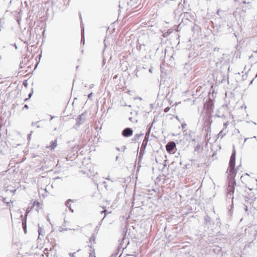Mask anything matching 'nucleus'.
Here are the masks:
<instances>
[{"instance_id":"nucleus-1","label":"nucleus","mask_w":257,"mask_h":257,"mask_svg":"<svg viewBox=\"0 0 257 257\" xmlns=\"http://www.w3.org/2000/svg\"><path fill=\"white\" fill-rule=\"evenodd\" d=\"M235 158H236V152L235 149L233 148L232 150V152L230 158V160L229 162V166L228 169L229 170V174L228 175V178L230 179H233V181L232 184L233 186H231L230 185H228L227 188V192L233 193L234 191V185L236 184L235 180H234V178L235 177L236 174L237 169H235Z\"/></svg>"},{"instance_id":"nucleus-2","label":"nucleus","mask_w":257,"mask_h":257,"mask_svg":"<svg viewBox=\"0 0 257 257\" xmlns=\"http://www.w3.org/2000/svg\"><path fill=\"white\" fill-rule=\"evenodd\" d=\"M84 116V113H82L80 115H79L76 119V122L75 125H74L73 128H75L76 130H77L78 128L80 126V125L82 124L85 120V118L83 116Z\"/></svg>"},{"instance_id":"nucleus-3","label":"nucleus","mask_w":257,"mask_h":257,"mask_svg":"<svg viewBox=\"0 0 257 257\" xmlns=\"http://www.w3.org/2000/svg\"><path fill=\"white\" fill-rule=\"evenodd\" d=\"M176 147V143L173 141H171L168 143L166 145V149L168 153L172 154L173 153Z\"/></svg>"},{"instance_id":"nucleus-4","label":"nucleus","mask_w":257,"mask_h":257,"mask_svg":"<svg viewBox=\"0 0 257 257\" xmlns=\"http://www.w3.org/2000/svg\"><path fill=\"white\" fill-rule=\"evenodd\" d=\"M133 134V130L131 127H126L124 128L122 132L121 135L124 138H128L132 136Z\"/></svg>"},{"instance_id":"nucleus-5","label":"nucleus","mask_w":257,"mask_h":257,"mask_svg":"<svg viewBox=\"0 0 257 257\" xmlns=\"http://www.w3.org/2000/svg\"><path fill=\"white\" fill-rule=\"evenodd\" d=\"M204 223L208 227H209L212 223L211 218L208 214L204 217Z\"/></svg>"},{"instance_id":"nucleus-6","label":"nucleus","mask_w":257,"mask_h":257,"mask_svg":"<svg viewBox=\"0 0 257 257\" xmlns=\"http://www.w3.org/2000/svg\"><path fill=\"white\" fill-rule=\"evenodd\" d=\"M22 227L25 233H27V218H23V214H21Z\"/></svg>"},{"instance_id":"nucleus-7","label":"nucleus","mask_w":257,"mask_h":257,"mask_svg":"<svg viewBox=\"0 0 257 257\" xmlns=\"http://www.w3.org/2000/svg\"><path fill=\"white\" fill-rule=\"evenodd\" d=\"M148 142V137H147V135H146L145 139L142 143V144L141 145V148L142 150H145Z\"/></svg>"},{"instance_id":"nucleus-8","label":"nucleus","mask_w":257,"mask_h":257,"mask_svg":"<svg viewBox=\"0 0 257 257\" xmlns=\"http://www.w3.org/2000/svg\"><path fill=\"white\" fill-rule=\"evenodd\" d=\"M204 107L207 111H211L213 107V104L211 102L206 103L204 104Z\"/></svg>"},{"instance_id":"nucleus-9","label":"nucleus","mask_w":257,"mask_h":257,"mask_svg":"<svg viewBox=\"0 0 257 257\" xmlns=\"http://www.w3.org/2000/svg\"><path fill=\"white\" fill-rule=\"evenodd\" d=\"M203 149V146L201 144H197L195 147V152H197L198 153H200L202 152Z\"/></svg>"},{"instance_id":"nucleus-10","label":"nucleus","mask_w":257,"mask_h":257,"mask_svg":"<svg viewBox=\"0 0 257 257\" xmlns=\"http://www.w3.org/2000/svg\"><path fill=\"white\" fill-rule=\"evenodd\" d=\"M143 134H136L134 138L132 139V141L133 143H136L137 141L139 139L141 136H143Z\"/></svg>"},{"instance_id":"nucleus-11","label":"nucleus","mask_w":257,"mask_h":257,"mask_svg":"<svg viewBox=\"0 0 257 257\" xmlns=\"http://www.w3.org/2000/svg\"><path fill=\"white\" fill-rule=\"evenodd\" d=\"M81 43L83 45L84 44L85 40H84V27L81 26Z\"/></svg>"},{"instance_id":"nucleus-12","label":"nucleus","mask_w":257,"mask_h":257,"mask_svg":"<svg viewBox=\"0 0 257 257\" xmlns=\"http://www.w3.org/2000/svg\"><path fill=\"white\" fill-rule=\"evenodd\" d=\"M122 248V247H121L118 246L116 250H115V252L111 254L110 257H116L119 251H121Z\"/></svg>"},{"instance_id":"nucleus-13","label":"nucleus","mask_w":257,"mask_h":257,"mask_svg":"<svg viewBox=\"0 0 257 257\" xmlns=\"http://www.w3.org/2000/svg\"><path fill=\"white\" fill-rule=\"evenodd\" d=\"M51 145L49 148L51 150H54L57 146V141L55 140L54 141H51L50 142Z\"/></svg>"},{"instance_id":"nucleus-14","label":"nucleus","mask_w":257,"mask_h":257,"mask_svg":"<svg viewBox=\"0 0 257 257\" xmlns=\"http://www.w3.org/2000/svg\"><path fill=\"white\" fill-rule=\"evenodd\" d=\"M90 248V253H89V257H95L94 254V251H95V249L93 247H92V246L91 245H90L89 246Z\"/></svg>"},{"instance_id":"nucleus-15","label":"nucleus","mask_w":257,"mask_h":257,"mask_svg":"<svg viewBox=\"0 0 257 257\" xmlns=\"http://www.w3.org/2000/svg\"><path fill=\"white\" fill-rule=\"evenodd\" d=\"M71 201V200H68L66 201V203H65V205L66 206L69 208L70 210L72 212H73V210L71 208V204L70 203V202Z\"/></svg>"},{"instance_id":"nucleus-16","label":"nucleus","mask_w":257,"mask_h":257,"mask_svg":"<svg viewBox=\"0 0 257 257\" xmlns=\"http://www.w3.org/2000/svg\"><path fill=\"white\" fill-rule=\"evenodd\" d=\"M95 240H96V235L94 234H92L91 235V237H90L89 241L90 243H92V242L96 243Z\"/></svg>"},{"instance_id":"nucleus-17","label":"nucleus","mask_w":257,"mask_h":257,"mask_svg":"<svg viewBox=\"0 0 257 257\" xmlns=\"http://www.w3.org/2000/svg\"><path fill=\"white\" fill-rule=\"evenodd\" d=\"M212 123V120L210 118L208 117L205 121V123H204V125L205 126H208L209 125V126H210L211 124Z\"/></svg>"},{"instance_id":"nucleus-18","label":"nucleus","mask_w":257,"mask_h":257,"mask_svg":"<svg viewBox=\"0 0 257 257\" xmlns=\"http://www.w3.org/2000/svg\"><path fill=\"white\" fill-rule=\"evenodd\" d=\"M26 61V58H24L23 59H22V61L21 62L20 64V69H22L23 67H24V63L25 62V61Z\"/></svg>"},{"instance_id":"nucleus-19","label":"nucleus","mask_w":257,"mask_h":257,"mask_svg":"<svg viewBox=\"0 0 257 257\" xmlns=\"http://www.w3.org/2000/svg\"><path fill=\"white\" fill-rule=\"evenodd\" d=\"M145 153V150H142V149L141 148V151H140V154H139V159H141L143 157V156L144 155Z\"/></svg>"},{"instance_id":"nucleus-20","label":"nucleus","mask_w":257,"mask_h":257,"mask_svg":"<svg viewBox=\"0 0 257 257\" xmlns=\"http://www.w3.org/2000/svg\"><path fill=\"white\" fill-rule=\"evenodd\" d=\"M199 29V26L196 25H194L193 27L191 28V30L194 33L195 32L196 30H197V29Z\"/></svg>"},{"instance_id":"nucleus-21","label":"nucleus","mask_w":257,"mask_h":257,"mask_svg":"<svg viewBox=\"0 0 257 257\" xmlns=\"http://www.w3.org/2000/svg\"><path fill=\"white\" fill-rule=\"evenodd\" d=\"M233 193L227 192V197L228 198L233 199Z\"/></svg>"},{"instance_id":"nucleus-22","label":"nucleus","mask_w":257,"mask_h":257,"mask_svg":"<svg viewBox=\"0 0 257 257\" xmlns=\"http://www.w3.org/2000/svg\"><path fill=\"white\" fill-rule=\"evenodd\" d=\"M26 33H27V34H28L29 35V37H28V40H30L31 39V31H29V30H27Z\"/></svg>"},{"instance_id":"nucleus-23","label":"nucleus","mask_w":257,"mask_h":257,"mask_svg":"<svg viewBox=\"0 0 257 257\" xmlns=\"http://www.w3.org/2000/svg\"><path fill=\"white\" fill-rule=\"evenodd\" d=\"M36 205L38 207L40 206V203L37 201V200H35L34 202V203H33V206H35Z\"/></svg>"},{"instance_id":"nucleus-24","label":"nucleus","mask_w":257,"mask_h":257,"mask_svg":"<svg viewBox=\"0 0 257 257\" xmlns=\"http://www.w3.org/2000/svg\"><path fill=\"white\" fill-rule=\"evenodd\" d=\"M48 250H49L47 248H45L44 250V252L47 256H48Z\"/></svg>"},{"instance_id":"nucleus-25","label":"nucleus","mask_w":257,"mask_h":257,"mask_svg":"<svg viewBox=\"0 0 257 257\" xmlns=\"http://www.w3.org/2000/svg\"><path fill=\"white\" fill-rule=\"evenodd\" d=\"M222 133H223V131H221L218 134L219 137H220L221 138H222L225 135V134H222Z\"/></svg>"},{"instance_id":"nucleus-26","label":"nucleus","mask_w":257,"mask_h":257,"mask_svg":"<svg viewBox=\"0 0 257 257\" xmlns=\"http://www.w3.org/2000/svg\"><path fill=\"white\" fill-rule=\"evenodd\" d=\"M135 72H136V75L137 77H139V70L138 69V68H137L136 70H135Z\"/></svg>"},{"instance_id":"nucleus-27","label":"nucleus","mask_w":257,"mask_h":257,"mask_svg":"<svg viewBox=\"0 0 257 257\" xmlns=\"http://www.w3.org/2000/svg\"><path fill=\"white\" fill-rule=\"evenodd\" d=\"M32 95H33V92H31V93H29V98H26V99H25V101H26L28 100L29 99V98H31V96H32Z\"/></svg>"},{"instance_id":"nucleus-28","label":"nucleus","mask_w":257,"mask_h":257,"mask_svg":"<svg viewBox=\"0 0 257 257\" xmlns=\"http://www.w3.org/2000/svg\"><path fill=\"white\" fill-rule=\"evenodd\" d=\"M42 229L41 228V227H39V229H38V232L39 233V235H41V232H42Z\"/></svg>"},{"instance_id":"nucleus-29","label":"nucleus","mask_w":257,"mask_h":257,"mask_svg":"<svg viewBox=\"0 0 257 257\" xmlns=\"http://www.w3.org/2000/svg\"><path fill=\"white\" fill-rule=\"evenodd\" d=\"M105 178L106 180H108L111 181V182H114V181H113V180H111V179L109 178V176H108V177H105V178Z\"/></svg>"},{"instance_id":"nucleus-30","label":"nucleus","mask_w":257,"mask_h":257,"mask_svg":"<svg viewBox=\"0 0 257 257\" xmlns=\"http://www.w3.org/2000/svg\"><path fill=\"white\" fill-rule=\"evenodd\" d=\"M169 109H170V107H166V108H165V109H164V111H165V112H167L169 110Z\"/></svg>"},{"instance_id":"nucleus-31","label":"nucleus","mask_w":257,"mask_h":257,"mask_svg":"<svg viewBox=\"0 0 257 257\" xmlns=\"http://www.w3.org/2000/svg\"><path fill=\"white\" fill-rule=\"evenodd\" d=\"M92 95H93V93L92 92H91L90 94H89L88 95V99H90L91 97H92Z\"/></svg>"},{"instance_id":"nucleus-32","label":"nucleus","mask_w":257,"mask_h":257,"mask_svg":"<svg viewBox=\"0 0 257 257\" xmlns=\"http://www.w3.org/2000/svg\"><path fill=\"white\" fill-rule=\"evenodd\" d=\"M102 184L104 186L105 188L107 189L106 182L105 181L102 182Z\"/></svg>"},{"instance_id":"nucleus-33","label":"nucleus","mask_w":257,"mask_h":257,"mask_svg":"<svg viewBox=\"0 0 257 257\" xmlns=\"http://www.w3.org/2000/svg\"><path fill=\"white\" fill-rule=\"evenodd\" d=\"M75 252L70 253V256H71V257H76L75 256Z\"/></svg>"},{"instance_id":"nucleus-34","label":"nucleus","mask_w":257,"mask_h":257,"mask_svg":"<svg viewBox=\"0 0 257 257\" xmlns=\"http://www.w3.org/2000/svg\"><path fill=\"white\" fill-rule=\"evenodd\" d=\"M187 124L185 123H182L181 126L182 128H184L186 126Z\"/></svg>"},{"instance_id":"nucleus-35","label":"nucleus","mask_w":257,"mask_h":257,"mask_svg":"<svg viewBox=\"0 0 257 257\" xmlns=\"http://www.w3.org/2000/svg\"><path fill=\"white\" fill-rule=\"evenodd\" d=\"M29 108V106L27 104H25L23 108V109H28Z\"/></svg>"},{"instance_id":"nucleus-36","label":"nucleus","mask_w":257,"mask_h":257,"mask_svg":"<svg viewBox=\"0 0 257 257\" xmlns=\"http://www.w3.org/2000/svg\"><path fill=\"white\" fill-rule=\"evenodd\" d=\"M190 165L189 164H186L184 166V168L185 169H188Z\"/></svg>"},{"instance_id":"nucleus-37","label":"nucleus","mask_w":257,"mask_h":257,"mask_svg":"<svg viewBox=\"0 0 257 257\" xmlns=\"http://www.w3.org/2000/svg\"><path fill=\"white\" fill-rule=\"evenodd\" d=\"M68 230H71V229L69 228V229H68V228H65V229H62V230H60V231H67Z\"/></svg>"},{"instance_id":"nucleus-38","label":"nucleus","mask_w":257,"mask_h":257,"mask_svg":"<svg viewBox=\"0 0 257 257\" xmlns=\"http://www.w3.org/2000/svg\"><path fill=\"white\" fill-rule=\"evenodd\" d=\"M126 149V147L125 146H123L122 148V151L124 152Z\"/></svg>"},{"instance_id":"nucleus-39","label":"nucleus","mask_w":257,"mask_h":257,"mask_svg":"<svg viewBox=\"0 0 257 257\" xmlns=\"http://www.w3.org/2000/svg\"><path fill=\"white\" fill-rule=\"evenodd\" d=\"M227 28H228V29H230V28H231V27H232V24H227Z\"/></svg>"},{"instance_id":"nucleus-40","label":"nucleus","mask_w":257,"mask_h":257,"mask_svg":"<svg viewBox=\"0 0 257 257\" xmlns=\"http://www.w3.org/2000/svg\"><path fill=\"white\" fill-rule=\"evenodd\" d=\"M252 138H256V137H255V136H253V137H252ZM252 139V138H245V139H244V142L246 141L248 139Z\"/></svg>"},{"instance_id":"nucleus-41","label":"nucleus","mask_w":257,"mask_h":257,"mask_svg":"<svg viewBox=\"0 0 257 257\" xmlns=\"http://www.w3.org/2000/svg\"><path fill=\"white\" fill-rule=\"evenodd\" d=\"M190 161H191V165H193V163L195 161V160L192 159L190 160Z\"/></svg>"},{"instance_id":"nucleus-42","label":"nucleus","mask_w":257,"mask_h":257,"mask_svg":"<svg viewBox=\"0 0 257 257\" xmlns=\"http://www.w3.org/2000/svg\"><path fill=\"white\" fill-rule=\"evenodd\" d=\"M219 50V48H215L214 50L215 51H218Z\"/></svg>"},{"instance_id":"nucleus-43","label":"nucleus","mask_w":257,"mask_h":257,"mask_svg":"<svg viewBox=\"0 0 257 257\" xmlns=\"http://www.w3.org/2000/svg\"><path fill=\"white\" fill-rule=\"evenodd\" d=\"M29 211H30V210H29L28 208L27 210V211H26V217L27 216L29 212Z\"/></svg>"},{"instance_id":"nucleus-44","label":"nucleus","mask_w":257,"mask_h":257,"mask_svg":"<svg viewBox=\"0 0 257 257\" xmlns=\"http://www.w3.org/2000/svg\"><path fill=\"white\" fill-rule=\"evenodd\" d=\"M106 210L104 209L103 210H102V211H101V214H103V213H105L106 212Z\"/></svg>"},{"instance_id":"nucleus-45","label":"nucleus","mask_w":257,"mask_h":257,"mask_svg":"<svg viewBox=\"0 0 257 257\" xmlns=\"http://www.w3.org/2000/svg\"><path fill=\"white\" fill-rule=\"evenodd\" d=\"M24 43H25V44H28V40H27L26 39H25L24 41Z\"/></svg>"},{"instance_id":"nucleus-46","label":"nucleus","mask_w":257,"mask_h":257,"mask_svg":"<svg viewBox=\"0 0 257 257\" xmlns=\"http://www.w3.org/2000/svg\"><path fill=\"white\" fill-rule=\"evenodd\" d=\"M149 72L152 73V68H151L149 70Z\"/></svg>"},{"instance_id":"nucleus-47","label":"nucleus","mask_w":257,"mask_h":257,"mask_svg":"<svg viewBox=\"0 0 257 257\" xmlns=\"http://www.w3.org/2000/svg\"><path fill=\"white\" fill-rule=\"evenodd\" d=\"M192 142H194V144H195L196 143V140L195 139H193L192 140Z\"/></svg>"},{"instance_id":"nucleus-48","label":"nucleus","mask_w":257,"mask_h":257,"mask_svg":"<svg viewBox=\"0 0 257 257\" xmlns=\"http://www.w3.org/2000/svg\"><path fill=\"white\" fill-rule=\"evenodd\" d=\"M38 121H37V122H33L32 123V125H35V124H36V123H38Z\"/></svg>"},{"instance_id":"nucleus-49","label":"nucleus","mask_w":257,"mask_h":257,"mask_svg":"<svg viewBox=\"0 0 257 257\" xmlns=\"http://www.w3.org/2000/svg\"><path fill=\"white\" fill-rule=\"evenodd\" d=\"M166 166V164L165 163L164 164H163V169H165V167Z\"/></svg>"},{"instance_id":"nucleus-50","label":"nucleus","mask_w":257,"mask_h":257,"mask_svg":"<svg viewBox=\"0 0 257 257\" xmlns=\"http://www.w3.org/2000/svg\"><path fill=\"white\" fill-rule=\"evenodd\" d=\"M105 216H106V215H105L104 216L103 218L102 219V220H101V221L100 222V224L102 222V221L103 219L105 217Z\"/></svg>"},{"instance_id":"nucleus-51","label":"nucleus","mask_w":257,"mask_h":257,"mask_svg":"<svg viewBox=\"0 0 257 257\" xmlns=\"http://www.w3.org/2000/svg\"><path fill=\"white\" fill-rule=\"evenodd\" d=\"M244 210L246 211H247V207L246 206H245Z\"/></svg>"},{"instance_id":"nucleus-52","label":"nucleus","mask_w":257,"mask_h":257,"mask_svg":"<svg viewBox=\"0 0 257 257\" xmlns=\"http://www.w3.org/2000/svg\"><path fill=\"white\" fill-rule=\"evenodd\" d=\"M116 150L117 151H120V149H119V148H118V147L116 148Z\"/></svg>"},{"instance_id":"nucleus-53","label":"nucleus","mask_w":257,"mask_h":257,"mask_svg":"<svg viewBox=\"0 0 257 257\" xmlns=\"http://www.w3.org/2000/svg\"><path fill=\"white\" fill-rule=\"evenodd\" d=\"M118 159V156H117L115 158V161H117Z\"/></svg>"},{"instance_id":"nucleus-54","label":"nucleus","mask_w":257,"mask_h":257,"mask_svg":"<svg viewBox=\"0 0 257 257\" xmlns=\"http://www.w3.org/2000/svg\"><path fill=\"white\" fill-rule=\"evenodd\" d=\"M93 87V84H92L90 86V88H92Z\"/></svg>"},{"instance_id":"nucleus-55","label":"nucleus","mask_w":257,"mask_h":257,"mask_svg":"<svg viewBox=\"0 0 257 257\" xmlns=\"http://www.w3.org/2000/svg\"><path fill=\"white\" fill-rule=\"evenodd\" d=\"M216 14H217V15H219V10L217 11Z\"/></svg>"},{"instance_id":"nucleus-56","label":"nucleus","mask_w":257,"mask_h":257,"mask_svg":"<svg viewBox=\"0 0 257 257\" xmlns=\"http://www.w3.org/2000/svg\"><path fill=\"white\" fill-rule=\"evenodd\" d=\"M252 57H253V55H251V56H250L249 57V59H251V58H252Z\"/></svg>"},{"instance_id":"nucleus-57","label":"nucleus","mask_w":257,"mask_h":257,"mask_svg":"<svg viewBox=\"0 0 257 257\" xmlns=\"http://www.w3.org/2000/svg\"><path fill=\"white\" fill-rule=\"evenodd\" d=\"M132 119H133V118H132V117H130L129 118V120H130V121H132Z\"/></svg>"},{"instance_id":"nucleus-58","label":"nucleus","mask_w":257,"mask_h":257,"mask_svg":"<svg viewBox=\"0 0 257 257\" xmlns=\"http://www.w3.org/2000/svg\"><path fill=\"white\" fill-rule=\"evenodd\" d=\"M171 59H174L173 58V55H172L171 57H170V60H171Z\"/></svg>"},{"instance_id":"nucleus-59","label":"nucleus","mask_w":257,"mask_h":257,"mask_svg":"<svg viewBox=\"0 0 257 257\" xmlns=\"http://www.w3.org/2000/svg\"><path fill=\"white\" fill-rule=\"evenodd\" d=\"M223 125H224V126H227V122L224 123Z\"/></svg>"},{"instance_id":"nucleus-60","label":"nucleus","mask_w":257,"mask_h":257,"mask_svg":"<svg viewBox=\"0 0 257 257\" xmlns=\"http://www.w3.org/2000/svg\"><path fill=\"white\" fill-rule=\"evenodd\" d=\"M54 117V116L51 115V120H52Z\"/></svg>"},{"instance_id":"nucleus-61","label":"nucleus","mask_w":257,"mask_h":257,"mask_svg":"<svg viewBox=\"0 0 257 257\" xmlns=\"http://www.w3.org/2000/svg\"><path fill=\"white\" fill-rule=\"evenodd\" d=\"M240 166H241V165L240 164L238 166H237V169L238 170L239 167H240Z\"/></svg>"},{"instance_id":"nucleus-62","label":"nucleus","mask_w":257,"mask_h":257,"mask_svg":"<svg viewBox=\"0 0 257 257\" xmlns=\"http://www.w3.org/2000/svg\"><path fill=\"white\" fill-rule=\"evenodd\" d=\"M234 36H235L236 38H237V35H236V34H235V33H234Z\"/></svg>"},{"instance_id":"nucleus-63","label":"nucleus","mask_w":257,"mask_h":257,"mask_svg":"<svg viewBox=\"0 0 257 257\" xmlns=\"http://www.w3.org/2000/svg\"><path fill=\"white\" fill-rule=\"evenodd\" d=\"M47 220H48V221H50V219H49V218L48 216L47 217Z\"/></svg>"},{"instance_id":"nucleus-64","label":"nucleus","mask_w":257,"mask_h":257,"mask_svg":"<svg viewBox=\"0 0 257 257\" xmlns=\"http://www.w3.org/2000/svg\"><path fill=\"white\" fill-rule=\"evenodd\" d=\"M254 53H257V50L255 51H254Z\"/></svg>"}]
</instances>
